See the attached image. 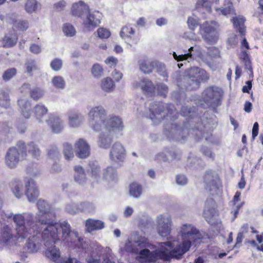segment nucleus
<instances>
[{
  "mask_svg": "<svg viewBox=\"0 0 263 263\" xmlns=\"http://www.w3.org/2000/svg\"><path fill=\"white\" fill-rule=\"evenodd\" d=\"M63 153L64 158L66 160H71L74 157V153L72 144L68 142L63 143Z\"/></svg>",
  "mask_w": 263,
  "mask_h": 263,
  "instance_id": "c9c22d12",
  "label": "nucleus"
},
{
  "mask_svg": "<svg viewBox=\"0 0 263 263\" xmlns=\"http://www.w3.org/2000/svg\"><path fill=\"white\" fill-rule=\"evenodd\" d=\"M103 133L100 135L98 141L100 147L107 148L111 144L115 133V120L110 119L105 121Z\"/></svg>",
  "mask_w": 263,
  "mask_h": 263,
  "instance_id": "f8f14e48",
  "label": "nucleus"
},
{
  "mask_svg": "<svg viewBox=\"0 0 263 263\" xmlns=\"http://www.w3.org/2000/svg\"><path fill=\"white\" fill-rule=\"evenodd\" d=\"M86 17L84 20L83 24L85 28L91 29L100 23L101 13L99 11H93L88 13Z\"/></svg>",
  "mask_w": 263,
  "mask_h": 263,
  "instance_id": "aec40b11",
  "label": "nucleus"
},
{
  "mask_svg": "<svg viewBox=\"0 0 263 263\" xmlns=\"http://www.w3.org/2000/svg\"><path fill=\"white\" fill-rule=\"evenodd\" d=\"M60 152L56 146H51L48 149V156L53 161L59 160L60 157Z\"/></svg>",
  "mask_w": 263,
  "mask_h": 263,
  "instance_id": "37998d69",
  "label": "nucleus"
},
{
  "mask_svg": "<svg viewBox=\"0 0 263 263\" xmlns=\"http://www.w3.org/2000/svg\"><path fill=\"white\" fill-rule=\"evenodd\" d=\"M180 235L181 243L175 245V241H167L162 242L159 248L151 251L155 249V246L145 237L135 231L132 234L125 247L128 251L138 255L136 258L141 262H155L160 259L165 261L172 258L178 260L190 250L192 243L196 245L200 243L202 238L198 230L190 224L182 226Z\"/></svg>",
  "mask_w": 263,
  "mask_h": 263,
  "instance_id": "f257e3e1",
  "label": "nucleus"
},
{
  "mask_svg": "<svg viewBox=\"0 0 263 263\" xmlns=\"http://www.w3.org/2000/svg\"><path fill=\"white\" fill-rule=\"evenodd\" d=\"M156 230L158 234L162 237L168 239L173 226L171 216L167 213L158 215L156 218Z\"/></svg>",
  "mask_w": 263,
  "mask_h": 263,
  "instance_id": "9b49d317",
  "label": "nucleus"
},
{
  "mask_svg": "<svg viewBox=\"0 0 263 263\" xmlns=\"http://www.w3.org/2000/svg\"><path fill=\"white\" fill-rule=\"evenodd\" d=\"M204 181L206 185V188L209 189L210 192L216 190L220 185L218 175L211 171L205 173L204 177Z\"/></svg>",
  "mask_w": 263,
  "mask_h": 263,
  "instance_id": "dca6fc26",
  "label": "nucleus"
},
{
  "mask_svg": "<svg viewBox=\"0 0 263 263\" xmlns=\"http://www.w3.org/2000/svg\"><path fill=\"white\" fill-rule=\"evenodd\" d=\"M51 84L54 87L58 89H63L65 86V81L64 78L59 76L52 78Z\"/></svg>",
  "mask_w": 263,
  "mask_h": 263,
  "instance_id": "58836bf2",
  "label": "nucleus"
},
{
  "mask_svg": "<svg viewBox=\"0 0 263 263\" xmlns=\"http://www.w3.org/2000/svg\"><path fill=\"white\" fill-rule=\"evenodd\" d=\"M231 21L233 22L234 28L237 29L241 37L244 36L246 32V27L245 26L246 19L245 17L243 16L239 15L233 17Z\"/></svg>",
  "mask_w": 263,
  "mask_h": 263,
  "instance_id": "bb28decb",
  "label": "nucleus"
},
{
  "mask_svg": "<svg viewBox=\"0 0 263 263\" xmlns=\"http://www.w3.org/2000/svg\"><path fill=\"white\" fill-rule=\"evenodd\" d=\"M25 66L26 69V71L29 73L37 68L35 61L32 60H28L26 63Z\"/></svg>",
  "mask_w": 263,
  "mask_h": 263,
  "instance_id": "052dcab7",
  "label": "nucleus"
},
{
  "mask_svg": "<svg viewBox=\"0 0 263 263\" xmlns=\"http://www.w3.org/2000/svg\"><path fill=\"white\" fill-rule=\"evenodd\" d=\"M202 154L206 157L213 159L214 154L211 151V150L207 147H203L201 148Z\"/></svg>",
  "mask_w": 263,
  "mask_h": 263,
  "instance_id": "338daca9",
  "label": "nucleus"
},
{
  "mask_svg": "<svg viewBox=\"0 0 263 263\" xmlns=\"http://www.w3.org/2000/svg\"><path fill=\"white\" fill-rule=\"evenodd\" d=\"M65 211L70 214H77L79 212V208L78 204L74 202L68 203L65 206Z\"/></svg>",
  "mask_w": 263,
  "mask_h": 263,
  "instance_id": "de8ad7c7",
  "label": "nucleus"
},
{
  "mask_svg": "<svg viewBox=\"0 0 263 263\" xmlns=\"http://www.w3.org/2000/svg\"><path fill=\"white\" fill-rule=\"evenodd\" d=\"M97 34L99 37L102 39H107L110 35V31L105 28H99L97 30Z\"/></svg>",
  "mask_w": 263,
  "mask_h": 263,
  "instance_id": "6e6d98bb",
  "label": "nucleus"
},
{
  "mask_svg": "<svg viewBox=\"0 0 263 263\" xmlns=\"http://www.w3.org/2000/svg\"><path fill=\"white\" fill-rule=\"evenodd\" d=\"M115 175V166L114 164L108 166L103 170V178L108 182L114 181Z\"/></svg>",
  "mask_w": 263,
  "mask_h": 263,
  "instance_id": "72a5a7b5",
  "label": "nucleus"
},
{
  "mask_svg": "<svg viewBox=\"0 0 263 263\" xmlns=\"http://www.w3.org/2000/svg\"><path fill=\"white\" fill-rule=\"evenodd\" d=\"M88 122L91 128L95 132H99L104 126L105 121L113 119L115 120V116H109L106 118V111L101 105L91 107L87 114Z\"/></svg>",
  "mask_w": 263,
  "mask_h": 263,
  "instance_id": "1a4fd4ad",
  "label": "nucleus"
},
{
  "mask_svg": "<svg viewBox=\"0 0 263 263\" xmlns=\"http://www.w3.org/2000/svg\"><path fill=\"white\" fill-rule=\"evenodd\" d=\"M134 33V30L132 27L125 26L122 28L120 32V36L122 38H124V37H129Z\"/></svg>",
  "mask_w": 263,
  "mask_h": 263,
  "instance_id": "13d9d810",
  "label": "nucleus"
},
{
  "mask_svg": "<svg viewBox=\"0 0 263 263\" xmlns=\"http://www.w3.org/2000/svg\"><path fill=\"white\" fill-rule=\"evenodd\" d=\"M168 87L166 85L163 83H159L157 85V90L159 95L165 97L168 92Z\"/></svg>",
  "mask_w": 263,
  "mask_h": 263,
  "instance_id": "5fc2aeb1",
  "label": "nucleus"
},
{
  "mask_svg": "<svg viewBox=\"0 0 263 263\" xmlns=\"http://www.w3.org/2000/svg\"><path fill=\"white\" fill-rule=\"evenodd\" d=\"M84 121V117L80 112L70 111L68 113V125L72 128L79 127Z\"/></svg>",
  "mask_w": 263,
  "mask_h": 263,
  "instance_id": "a211bd4d",
  "label": "nucleus"
},
{
  "mask_svg": "<svg viewBox=\"0 0 263 263\" xmlns=\"http://www.w3.org/2000/svg\"><path fill=\"white\" fill-rule=\"evenodd\" d=\"M79 205V212H91L95 209L94 205L89 202H81Z\"/></svg>",
  "mask_w": 263,
  "mask_h": 263,
  "instance_id": "c03bdc74",
  "label": "nucleus"
},
{
  "mask_svg": "<svg viewBox=\"0 0 263 263\" xmlns=\"http://www.w3.org/2000/svg\"><path fill=\"white\" fill-rule=\"evenodd\" d=\"M187 24L189 28L193 30L198 26V23L196 19L193 17H190L187 20Z\"/></svg>",
  "mask_w": 263,
  "mask_h": 263,
  "instance_id": "69168bd1",
  "label": "nucleus"
},
{
  "mask_svg": "<svg viewBox=\"0 0 263 263\" xmlns=\"http://www.w3.org/2000/svg\"><path fill=\"white\" fill-rule=\"evenodd\" d=\"M135 88H140L142 91L147 95H153L155 92V87L152 82L147 78H143L139 82L133 83Z\"/></svg>",
  "mask_w": 263,
  "mask_h": 263,
  "instance_id": "6ab92c4d",
  "label": "nucleus"
},
{
  "mask_svg": "<svg viewBox=\"0 0 263 263\" xmlns=\"http://www.w3.org/2000/svg\"><path fill=\"white\" fill-rule=\"evenodd\" d=\"M34 224L33 228L34 231L32 232L31 234H30L31 236L28 238L27 243V247L30 253L36 252L39 250L41 245L40 236L35 235L36 224L34 221Z\"/></svg>",
  "mask_w": 263,
  "mask_h": 263,
  "instance_id": "4be33fe9",
  "label": "nucleus"
},
{
  "mask_svg": "<svg viewBox=\"0 0 263 263\" xmlns=\"http://www.w3.org/2000/svg\"><path fill=\"white\" fill-rule=\"evenodd\" d=\"M44 94V91L39 88H35L30 91L31 97L35 100H37L41 98Z\"/></svg>",
  "mask_w": 263,
  "mask_h": 263,
  "instance_id": "864d4df0",
  "label": "nucleus"
},
{
  "mask_svg": "<svg viewBox=\"0 0 263 263\" xmlns=\"http://www.w3.org/2000/svg\"><path fill=\"white\" fill-rule=\"evenodd\" d=\"M125 149L120 143H116V158L122 162L125 158Z\"/></svg>",
  "mask_w": 263,
  "mask_h": 263,
  "instance_id": "09e8293b",
  "label": "nucleus"
},
{
  "mask_svg": "<svg viewBox=\"0 0 263 263\" xmlns=\"http://www.w3.org/2000/svg\"><path fill=\"white\" fill-rule=\"evenodd\" d=\"M71 11L73 15L77 16H82L88 13V7L83 2L79 1L78 3L73 4Z\"/></svg>",
  "mask_w": 263,
  "mask_h": 263,
  "instance_id": "cd10ccee",
  "label": "nucleus"
},
{
  "mask_svg": "<svg viewBox=\"0 0 263 263\" xmlns=\"http://www.w3.org/2000/svg\"><path fill=\"white\" fill-rule=\"evenodd\" d=\"M116 135L117 134V132L119 133V135H122V133H121L124 129V125L123 124V122L121 118L116 117Z\"/></svg>",
  "mask_w": 263,
  "mask_h": 263,
  "instance_id": "680f3d73",
  "label": "nucleus"
},
{
  "mask_svg": "<svg viewBox=\"0 0 263 263\" xmlns=\"http://www.w3.org/2000/svg\"><path fill=\"white\" fill-rule=\"evenodd\" d=\"M48 112L47 108L43 104L36 105L33 108V113L36 119L41 123L43 122L44 116Z\"/></svg>",
  "mask_w": 263,
  "mask_h": 263,
  "instance_id": "2f4dec72",
  "label": "nucleus"
},
{
  "mask_svg": "<svg viewBox=\"0 0 263 263\" xmlns=\"http://www.w3.org/2000/svg\"><path fill=\"white\" fill-rule=\"evenodd\" d=\"M140 69L145 74L151 73L154 67L157 65V61L147 57H144L138 62Z\"/></svg>",
  "mask_w": 263,
  "mask_h": 263,
  "instance_id": "5701e85b",
  "label": "nucleus"
},
{
  "mask_svg": "<svg viewBox=\"0 0 263 263\" xmlns=\"http://www.w3.org/2000/svg\"><path fill=\"white\" fill-rule=\"evenodd\" d=\"M216 207V202L212 198H209L206 200L203 215L205 220L211 224H214L213 217L217 213Z\"/></svg>",
  "mask_w": 263,
  "mask_h": 263,
  "instance_id": "2eb2a0df",
  "label": "nucleus"
},
{
  "mask_svg": "<svg viewBox=\"0 0 263 263\" xmlns=\"http://www.w3.org/2000/svg\"><path fill=\"white\" fill-rule=\"evenodd\" d=\"M156 66H157V71L160 75L164 78L167 77V73L164 64H158L157 62V65Z\"/></svg>",
  "mask_w": 263,
  "mask_h": 263,
  "instance_id": "bf43d9fd",
  "label": "nucleus"
},
{
  "mask_svg": "<svg viewBox=\"0 0 263 263\" xmlns=\"http://www.w3.org/2000/svg\"><path fill=\"white\" fill-rule=\"evenodd\" d=\"M204 33L203 38L210 44H214L217 40V32L215 29L211 26H206V24L203 25Z\"/></svg>",
  "mask_w": 263,
  "mask_h": 263,
  "instance_id": "b1692460",
  "label": "nucleus"
},
{
  "mask_svg": "<svg viewBox=\"0 0 263 263\" xmlns=\"http://www.w3.org/2000/svg\"><path fill=\"white\" fill-rule=\"evenodd\" d=\"M194 47H191L188 49L187 51H185L184 54H177L175 52H173L174 59L178 62L187 61L189 63L193 60V53L194 51Z\"/></svg>",
  "mask_w": 263,
  "mask_h": 263,
  "instance_id": "c756f323",
  "label": "nucleus"
},
{
  "mask_svg": "<svg viewBox=\"0 0 263 263\" xmlns=\"http://www.w3.org/2000/svg\"><path fill=\"white\" fill-rule=\"evenodd\" d=\"M142 187L137 182H133L129 185V195L134 198H139L142 194Z\"/></svg>",
  "mask_w": 263,
  "mask_h": 263,
  "instance_id": "f704fd0d",
  "label": "nucleus"
},
{
  "mask_svg": "<svg viewBox=\"0 0 263 263\" xmlns=\"http://www.w3.org/2000/svg\"><path fill=\"white\" fill-rule=\"evenodd\" d=\"M222 90L219 87H211L205 89L202 93L203 101L209 106H218Z\"/></svg>",
  "mask_w": 263,
  "mask_h": 263,
  "instance_id": "ddd939ff",
  "label": "nucleus"
},
{
  "mask_svg": "<svg viewBox=\"0 0 263 263\" xmlns=\"http://www.w3.org/2000/svg\"><path fill=\"white\" fill-rule=\"evenodd\" d=\"M38 211L36 213V218L37 221L43 225L42 235L44 239L53 238L52 235L48 236L50 233L57 232L60 228V223H56L55 221L50 219L52 216V208L51 204L47 201L40 199L36 203ZM52 233V234H53ZM53 235V234H52Z\"/></svg>",
  "mask_w": 263,
  "mask_h": 263,
  "instance_id": "39448f33",
  "label": "nucleus"
},
{
  "mask_svg": "<svg viewBox=\"0 0 263 263\" xmlns=\"http://www.w3.org/2000/svg\"><path fill=\"white\" fill-rule=\"evenodd\" d=\"M34 216L30 212L17 214L13 216V221L16 224V236L13 237L12 230L6 226L1 233V241L7 246H16L21 242L28 234L34 232Z\"/></svg>",
  "mask_w": 263,
  "mask_h": 263,
  "instance_id": "20e7f679",
  "label": "nucleus"
},
{
  "mask_svg": "<svg viewBox=\"0 0 263 263\" xmlns=\"http://www.w3.org/2000/svg\"><path fill=\"white\" fill-rule=\"evenodd\" d=\"M74 180L80 185H84L87 181V178L84 169L80 165H76L73 167Z\"/></svg>",
  "mask_w": 263,
  "mask_h": 263,
  "instance_id": "393cba45",
  "label": "nucleus"
},
{
  "mask_svg": "<svg viewBox=\"0 0 263 263\" xmlns=\"http://www.w3.org/2000/svg\"><path fill=\"white\" fill-rule=\"evenodd\" d=\"M114 86V82L111 78L106 77L101 80V87L103 91L110 92L113 90Z\"/></svg>",
  "mask_w": 263,
  "mask_h": 263,
  "instance_id": "e433bc0d",
  "label": "nucleus"
},
{
  "mask_svg": "<svg viewBox=\"0 0 263 263\" xmlns=\"http://www.w3.org/2000/svg\"><path fill=\"white\" fill-rule=\"evenodd\" d=\"M207 72L197 67H193L186 70L184 74L180 75L177 80V86L182 89L196 90L200 87L201 82L209 79Z\"/></svg>",
  "mask_w": 263,
  "mask_h": 263,
  "instance_id": "423d86ee",
  "label": "nucleus"
},
{
  "mask_svg": "<svg viewBox=\"0 0 263 263\" xmlns=\"http://www.w3.org/2000/svg\"><path fill=\"white\" fill-rule=\"evenodd\" d=\"M91 72L94 78L100 79L103 76L104 69L99 64L96 63L92 65Z\"/></svg>",
  "mask_w": 263,
  "mask_h": 263,
  "instance_id": "ea45409f",
  "label": "nucleus"
},
{
  "mask_svg": "<svg viewBox=\"0 0 263 263\" xmlns=\"http://www.w3.org/2000/svg\"><path fill=\"white\" fill-rule=\"evenodd\" d=\"M16 69L15 68H11L6 70L3 74V79L4 81H7L10 80L16 73Z\"/></svg>",
  "mask_w": 263,
  "mask_h": 263,
  "instance_id": "603ef678",
  "label": "nucleus"
},
{
  "mask_svg": "<svg viewBox=\"0 0 263 263\" xmlns=\"http://www.w3.org/2000/svg\"><path fill=\"white\" fill-rule=\"evenodd\" d=\"M218 10L224 15L234 14V9L231 2H229L224 7L216 9L217 11Z\"/></svg>",
  "mask_w": 263,
  "mask_h": 263,
  "instance_id": "a18cd8bd",
  "label": "nucleus"
},
{
  "mask_svg": "<svg viewBox=\"0 0 263 263\" xmlns=\"http://www.w3.org/2000/svg\"><path fill=\"white\" fill-rule=\"evenodd\" d=\"M64 223H68L66 221H63L60 223V228L58 229L57 231L54 232V236H52L53 237L51 239L50 238L44 239L43 237L42 234V240L44 241V245L47 248V249L45 251V255L46 256L52 260L54 262L57 261L59 259L61 258L60 257V252L59 249L55 247L54 244L55 243L57 240H62L64 244L69 247L64 241L63 238V231L62 229V224ZM52 233H50L48 234V236L52 235Z\"/></svg>",
  "mask_w": 263,
  "mask_h": 263,
  "instance_id": "0eeeda50",
  "label": "nucleus"
},
{
  "mask_svg": "<svg viewBox=\"0 0 263 263\" xmlns=\"http://www.w3.org/2000/svg\"><path fill=\"white\" fill-rule=\"evenodd\" d=\"M27 147L22 142H19L15 146L10 147L5 156V164L10 168H15L20 162L27 157Z\"/></svg>",
  "mask_w": 263,
  "mask_h": 263,
  "instance_id": "9d476101",
  "label": "nucleus"
},
{
  "mask_svg": "<svg viewBox=\"0 0 263 263\" xmlns=\"http://www.w3.org/2000/svg\"><path fill=\"white\" fill-rule=\"evenodd\" d=\"M30 51L34 54H39L41 52V47L39 45L32 44L30 47Z\"/></svg>",
  "mask_w": 263,
  "mask_h": 263,
  "instance_id": "774afa93",
  "label": "nucleus"
},
{
  "mask_svg": "<svg viewBox=\"0 0 263 263\" xmlns=\"http://www.w3.org/2000/svg\"><path fill=\"white\" fill-rule=\"evenodd\" d=\"M86 229L87 232L95 230H100L105 227L104 222L100 220L88 219L85 222Z\"/></svg>",
  "mask_w": 263,
  "mask_h": 263,
  "instance_id": "a878e982",
  "label": "nucleus"
},
{
  "mask_svg": "<svg viewBox=\"0 0 263 263\" xmlns=\"http://www.w3.org/2000/svg\"><path fill=\"white\" fill-rule=\"evenodd\" d=\"M64 34L69 37L74 36L76 33V30L73 26L69 24H65L63 27Z\"/></svg>",
  "mask_w": 263,
  "mask_h": 263,
  "instance_id": "49530a36",
  "label": "nucleus"
},
{
  "mask_svg": "<svg viewBox=\"0 0 263 263\" xmlns=\"http://www.w3.org/2000/svg\"><path fill=\"white\" fill-rule=\"evenodd\" d=\"M17 37L15 34H7L1 41L3 47L9 48L14 46L17 43Z\"/></svg>",
  "mask_w": 263,
  "mask_h": 263,
  "instance_id": "473e14b6",
  "label": "nucleus"
},
{
  "mask_svg": "<svg viewBox=\"0 0 263 263\" xmlns=\"http://www.w3.org/2000/svg\"><path fill=\"white\" fill-rule=\"evenodd\" d=\"M18 105L23 116L26 119L29 118L31 114L30 102L25 99H20L18 100Z\"/></svg>",
  "mask_w": 263,
  "mask_h": 263,
  "instance_id": "c85d7f7f",
  "label": "nucleus"
},
{
  "mask_svg": "<svg viewBox=\"0 0 263 263\" xmlns=\"http://www.w3.org/2000/svg\"><path fill=\"white\" fill-rule=\"evenodd\" d=\"M27 149L28 153L32 157L35 159H38L41 155V150L37 145L33 142L27 144Z\"/></svg>",
  "mask_w": 263,
  "mask_h": 263,
  "instance_id": "4c0bfd02",
  "label": "nucleus"
},
{
  "mask_svg": "<svg viewBox=\"0 0 263 263\" xmlns=\"http://www.w3.org/2000/svg\"><path fill=\"white\" fill-rule=\"evenodd\" d=\"M195 107L182 106L181 114L183 117H188L187 121L184 122L183 128L176 124L171 125L170 130L165 128L164 133L171 141L183 143L186 139V135L191 134L198 140L204 137L202 131V126L199 123L200 119L197 117Z\"/></svg>",
  "mask_w": 263,
  "mask_h": 263,
  "instance_id": "7ed1b4c3",
  "label": "nucleus"
},
{
  "mask_svg": "<svg viewBox=\"0 0 263 263\" xmlns=\"http://www.w3.org/2000/svg\"><path fill=\"white\" fill-rule=\"evenodd\" d=\"M37 7L36 0H27L25 5V10L27 13H32L36 11Z\"/></svg>",
  "mask_w": 263,
  "mask_h": 263,
  "instance_id": "a19ab883",
  "label": "nucleus"
},
{
  "mask_svg": "<svg viewBox=\"0 0 263 263\" xmlns=\"http://www.w3.org/2000/svg\"><path fill=\"white\" fill-rule=\"evenodd\" d=\"M89 167L91 169L92 177L98 181L100 176V167L98 164L96 163H90Z\"/></svg>",
  "mask_w": 263,
  "mask_h": 263,
  "instance_id": "8fccbe9b",
  "label": "nucleus"
},
{
  "mask_svg": "<svg viewBox=\"0 0 263 263\" xmlns=\"http://www.w3.org/2000/svg\"><path fill=\"white\" fill-rule=\"evenodd\" d=\"M14 26L19 30L22 31L27 30L29 27L28 21L25 20H18L16 21Z\"/></svg>",
  "mask_w": 263,
  "mask_h": 263,
  "instance_id": "3c124183",
  "label": "nucleus"
},
{
  "mask_svg": "<svg viewBox=\"0 0 263 263\" xmlns=\"http://www.w3.org/2000/svg\"><path fill=\"white\" fill-rule=\"evenodd\" d=\"M63 238L66 243L70 248L77 247L83 250L86 254L85 260L86 263H114L111 251L108 247L102 248L97 242L84 241L79 237L77 231L71 230L68 223L62 224Z\"/></svg>",
  "mask_w": 263,
  "mask_h": 263,
  "instance_id": "f03ea898",
  "label": "nucleus"
},
{
  "mask_svg": "<svg viewBox=\"0 0 263 263\" xmlns=\"http://www.w3.org/2000/svg\"><path fill=\"white\" fill-rule=\"evenodd\" d=\"M76 155L80 158H86L90 155V147L83 139H80L74 144Z\"/></svg>",
  "mask_w": 263,
  "mask_h": 263,
  "instance_id": "f3484780",
  "label": "nucleus"
},
{
  "mask_svg": "<svg viewBox=\"0 0 263 263\" xmlns=\"http://www.w3.org/2000/svg\"><path fill=\"white\" fill-rule=\"evenodd\" d=\"M46 121L54 133H61L64 128V121L58 116L50 115L49 116V119L46 120Z\"/></svg>",
  "mask_w": 263,
  "mask_h": 263,
  "instance_id": "412c9836",
  "label": "nucleus"
},
{
  "mask_svg": "<svg viewBox=\"0 0 263 263\" xmlns=\"http://www.w3.org/2000/svg\"><path fill=\"white\" fill-rule=\"evenodd\" d=\"M11 190L15 197L20 198L24 195L23 183L20 180H14L11 183Z\"/></svg>",
  "mask_w": 263,
  "mask_h": 263,
  "instance_id": "7c9ffc66",
  "label": "nucleus"
},
{
  "mask_svg": "<svg viewBox=\"0 0 263 263\" xmlns=\"http://www.w3.org/2000/svg\"><path fill=\"white\" fill-rule=\"evenodd\" d=\"M63 62L60 59L56 58L53 60L50 63L51 68L54 71H59L61 69Z\"/></svg>",
  "mask_w": 263,
  "mask_h": 263,
  "instance_id": "4d7b16f0",
  "label": "nucleus"
},
{
  "mask_svg": "<svg viewBox=\"0 0 263 263\" xmlns=\"http://www.w3.org/2000/svg\"><path fill=\"white\" fill-rule=\"evenodd\" d=\"M208 54L212 58H216L219 57L220 52L217 48L212 47L208 49Z\"/></svg>",
  "mask_w": 263,
  "mask_h": 263,
  "instance_id": "e2e57ef3",
  "label": "nucleus"
},
{
  "mask_svg": "<svg viewBox=\"0 0 263 263\" xmlns=\"http://www.w3.org/2000/svg\"><path fill=\"white\" fill-rule=\"evenodd\" d=\"M176 183L180 185H184L187 182L186 177L183 175H178L176 177Z\"/></svg>",
  "mask_w": 263,
  "mask_h": 263,
  "instance_id": "0e129e2a",
  "label": "nucleus"
},
{
  "mask_svg": "<svg viewBox=\"0 0 263 263\" xmlns=\"http://www.w3.org/2000/svg\"><path fill=\"white\" fill-rule=\"evenodd\" d=\"M10 105V99L9 94L5 91L0 93V106L7 108Z\"/></svg>",
  "mask_w": 263,
  "mask_h": 263,
  "instance_id": "79ce46f5",
  "label": "nucleus"
},
{
  "mask_svg": "<svg viewBox=\"0 0 263 263\" xmlns=\"http://www.w3.org/2000/svg\"><path fill=\"white\" fill-rule=\"evenodd\" d=\"M149 118L151 120L157 119L160 120L165 117L166 119L175 120L178 118V114L174 105L172 104H166L165 106L160 102H155L151 104L149 108Z\"/></svg>",
  "mask_w": 263,
  "mask_h": 263,
  "instance_id": "6e6552de",
  "label": "nucleus"
},
{
  "mask_svg": "<svg viewBox=\"0 0 263 263\" xmlns=\"http://www.w3.org/2000/svg\"><path fill=\"white\" fill-rule=\"evenodd\" d=\"M25 195L28 200L34 202L39 196L40 193L35 181L32 178H26Z\"/></svg>",
  "mask_w": 263,
  "mask_h": 263,
  "instance_id": "4468645a",
  "label": "nucleus"
}]
</instances>
